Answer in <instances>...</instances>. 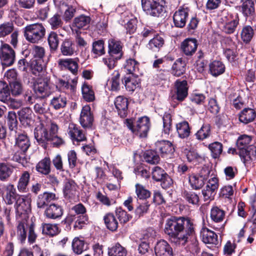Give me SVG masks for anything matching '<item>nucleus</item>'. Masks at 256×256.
Instances as JSON below:
<instances>
[{"mask_svg":"<svg viewBox=\"0 0 256 256\" xmlns=\"http://www.w3.org/2000/svg\"><path fill=\"white\" fill-rule=\"evenodd\" d=\"M124 84L126 90L132 92L140 86V80L137 78L132 77H124Z\"/></svg>","mask_w":256,"mask_h":256,"instance_id":"obj_44","label":"nucleus"},{"mask_svg":"<svg viewBox=\"0 0 256 256\" xmlns=\"http://www.w3.org/2000/svg\"><path fill=\"white\" fill-rule=\"evenodd\" d=\"M156 256H173V252L170 244L165 240L157 242L154 247Z\"/></svg>","mask_w":256,"mask_h":256,"instance_id":"obj_18","label":"nucleus"},{"mask_svg":"<svg viewBox=\"0 0 256 256\" xmlns=\"http://www.w3.org/2000/svg\"><path fill=\"white\" fill-rule=\"evenodd\" d=\"M164 44V38L158 33L150 40L147 44V47L153 52H158Z\"/></svg>","mask_w":256,"mask_h":256,"instance_id":"obj_34","label":"nucleus"},{"mask_svg":"<svg viewBox=\"0 0 256 256\" xmlns=\"http://www.w3.org/2000/svg\"><path fill=\"white\" fill-rule=\"evenodd\" d=\"M10 90L8 84L5 82L0 80V101L4 102L10 98Z\"/></svg>","mask_w":256,"mask_h":256,"instance_id":"obj_60","label":"nucleus"},{"mask_svg":"<svg viewBox=\"0 0 256 256\" xmlns=\"http://www.w3.org/2000/svg\"><path fill=\"white\" fill-rule=\"evenodd\" d=\"M78 186L72 180H68L64 184L63 192L64 197L74 198L78 194Z\"/></svg>","mask_w":256,"mask_h":256,"instance_id":"obj_28","label":"nucleus"},{"mask_svg":"<svg viewBox=\"0 0 256 256\" xmlns=\"http://www.w3.org/2000/svg\"><path fill=\"white\" fill-rule=\"evenodd\" d=\"M223 26L222 30L226 34H233L238 24L239 18L237 14H228L222 18Z\"/></svg>","mask_w":256,"mask_h":256,"instance_id":"obj_9","label":"nucleus"},{"mask_svg":"<svg viewBox=\"0 0 256 256\" xmlns=\"http://www.w3.org/2000/svg\"><path fill=\"white\" fill-rule=\"evenodd\" d=\"M178 136L182 139L188 138L191 133V128L186 121L180 122L176 124Z\"/></svg>","mask_w":256,"mask_h":256,"instance_id":"obj_35","label":"nucleus"},{"mask_svg":"<svg viewBox=\"0 0 256 256\" xmlns=\"http://www.w3.org/2000/svg\"><path fill=\"white\" fill-rule=\"evenodd\" d=\"M143 10L148 15L158 17L164 12L165 0H141Z\"/></svg>","mask_w":256,"mask_h":256,"instance_id":"obj_5","label":"nucleus"},{"mask_svg":"<svg viewBox=\"0 0 256 256\" xmlns=\"http://www.w3.org/2000/svg\"><path fill=\"white\" fill-rule=\"evenodd\" d=\"M187 236L186 240L182 244L178 242L176 244V246H185L187 244L188 250L192 253H198L200 248L198 246V242L196 234L195 226H193V232Z\"/></svg>","mask_w":256,"mask_h":256,"instance_id":"obj_14","label":"nucleus"},{"mask_svg":"<svg viewBox=\"0 0 256 256\" xmlns=\"http://www.w3.org/2000/svg\"><path fill=\"white\" fill-rule=\"evenodd\" d=\"M50 158H44L36 166V170L44 174H48L50 172Z\"/></svg>","mask_w":256,"mask_h":256,"instance_id":"obj_45","label":"nucleus"},{"mask_svg":"<svg viewBox=\"0 0 256 256\" xmlns=\"http://www.w3.org/2000/svg\"><path fill=\"white\" fill-rule=\"evenodd\" d=\"M66 103V98L64 96L59 95L54 96L51 100L50 105L54 110H58L64 108Z\"/></svg>","mask_w":256,"mask_h":256,"instance_id":"obj_48","label":"nucleus"},{"mask_svg":"<svg viewBox=\"0 0 256 256\" xmlns=\"http://www.w3.org/2000/svg\"><path fill=\"white\" fill-rule=\"evenodd\" d=\"M14 171V168L5 163H0V180L7 181Z\"/></svg>","mask_w":256,"mask_h":256,"instance_id":"obj_46","label":"nucleus"},{"mask_svg":"<svg viewBox=\"0 0 256 256\" xmlns=\"http://www.w3.org/2000/svg\"><path fill=\"white\" fill-rule=\"evenodd\" d=\"M30 146L29 138L26 134H18L16 136L15 148L24 152H26Z\"/></svg>","mask_w":256,"mask_h":256,"instance_id":"obj_23","label":"nucleus"},{"mask_svg":"<svg viewBox=\"0 0 256 256\" xmlns=\"http://www.w3.org/2000/svg\"><path fill=\"white\" fill-rule=\"evenodd\" d=\"M34 134L38 142L42 146H45L46 142L49 141L48 132L43 126L36 128L34 129Z\"/></svg>","mask_w":256,"mask_h":256,"instance_id":"obj_36","label":"nucleus"},{"mask_svg":"<svg viewBox=\"0 0 256 256\" xmlns=\"http://www.w3.org/2000/svg\"><path fill=\"white\" fill-rule=\"evenodd\" d=\"M182 196L189 204L199 205L200 198L198 194L195 192L184 190L182 192Z\"/></svg>","mask_w":256,"mask_h":256,"instance_id":"obj_42","label":"nucleus"},{"mask_svg":"<svg viewBox=\"0 0 256 256\" xmlns=\"http://www.w3.org/2000/svg\"><path fill=\"white\" fill-rule=\"evenodd\" d=\"M42 232L50 236L57 235L60 232V230L57 224H42Z\"/></svg>","mask_w":256,"mask_h":256,"instance_id":"obj_51","label":"nucleus"},{"mask_svg":"<svg viewBox=\"0 0 256 256\" xmlns=\"http://www.w3.org/2000/svg\"><path fill=\"white\" fill-rule=\"evenodd\" d=\"M6 120L9 130L16 132L18 124L16 113L13 111L9 112L6 118Z\"/></svg>","mask_w":256,"mask_h":256,"instance_id":"obj_57","label":"nucleus"},{"mask_svg":"<svg viewBox=\"0 0 256 256\" xmlns=\"http://www.w3.org/2000/svg\"><path fill=\"white\" fill-rule=\"evenodd\" d=\"M139 62L134 58H130L126 60L124 68L129 74H132L136 77L138 76Z\"/></svg>","mask_w":256,"mask_h":256,"instance_id":"obj_37","label":"nucleus"},{"mask_svg":"<svg viewBox=\"0 0 256 256\" xmlns=\"http://www.w3.org/2000/svg\"><path fill=\"white\" fill-rule=\"evenodd\" d=\"M135 192L137 198L140 200H145L150 198V192L146 189L142 184L137 183L135 185Z\"/></svg>","mask_w":256,"mask_h":256,"instance_id":"obj_52","label":"nucleus"},{"mask_svg":"<svg viewBox=\"0 0 256 256\" xmlns=\"http://www.w3.org/2000/svg\"><path fill=\"white\" fill-rule=\"evenodd\" d=\"M90 20L89 16L84 14H81L76 17L73 20L71 26V28L72 32L74 30L77 32L78 30L88 27L90 24Z\"/></svg>","mask_w":256,"mask_h":256,"instance_id":"obj_22","label":"nucleus"},{"mask_svg":"<svg viewBox=\"0 0 256 256\" xmlns=\"http://www.w3.org/2000/svg\"><path fill=\"white\" fill-rule=\"evenodd\" d=\"M190 10L188 7L180 6L174 14L173 20L174 26L178 28H183L187 20Z\"/></svg>","mask_w":256,"mask_h":256,"instance_id":"obj_12","label":"nucleus"},{"mask_svg":"<svg viewBox=\"0 0 256 256\" xmlns=\"http://www.w3.org/2000/svg\"><path fill=\"white\" fill-rule=\"evenodd\" d=\"M24 32L26 40L32 44H38L44 38L46 28L42 24L36 23L26 26Z\"/></svg>","mask_w":256,"mask_h":256,"instance_id":"obj_4","label":"nucleus"},{"mask_svg":"<svg viewBox=\"0 0 256 256\" xmlns=\"http://www.w3.org/2000/svg\"><path fill=\"white\" fill-rule=\"evenodd\" d=\"M211 134V128L208 124H204L200 128L196 133V138L203 140L208 138Z\"/></svg>","mask_w":256,"mask_h":256,"instance_id":"obj_55","label":"nucleus"},{"mask_svg":"<svg viewBox=\"0 0 256 256\" xmlns=\"http://www.w3.org/2000/svg\"><path fill=\"white\" fill-rule=\"evenodd\" d=\"M30 178V175L28 171H23L20 174L16 185L18 190L20 192L25 193L28 192Z\"/></svg>","mask_w":256,"mask_h":256,"instance_id":"obj_24","label":"nucleus"},{"mask_svg":"<svg viewBox=\"0 0 256 256\" xmlns=\"http://www.w3.org/2000/svg\"><path fill=\"white\" fill-rule=\"evenodd\" d=\"M209 70L212 75L217 76L224 72L225 66L222 62L214 60L210 64Z\"/></svg>","mask_w":256,"mask_h":256,"instance_id":"obj_39","label":"nucleus"},{"mask_svg":"<svg viewBox=\"0 0 256 256\" xmlns=\"http://www.w3.org/2000/svg\"><path fill=\"white\" fill-rule=\"evenodd\" d=\"M14 28L12 22H4L0 24V38H4L10 34Z\"/></svg>","mask_w":256,"mask_h":256,"instance_id":"obj_62","label":"nucleus"},{"mask_svg":"<svg viewBox=\"0 0 256 256\" xmlns=\"http://www.w3.org/2000/svg\"><path fill=\"white\" fill-rule=\"evenodd\" d=\"M115 214L120 224H126L132 218V216L120 207L116 208Z\"/></svg>","mask_w":256,"mask_h":256,"instance_id":"obj_64","label":"nucleus"},{"mask_svg":"<svg viewBox=\"0 0 256 256\" xmlns=\"http://www.w3.org/2000/svg\"><path fill=\"white\" fill-rule=\"evenodd\" d=\"M114 105L118 114L122 118H126L128 114V102L126 97L120 96L114 100Z\"/></svg>","mask_w":256,"mask_h":256,"instance_id":"obj_20","label":"nucleus"},{"mask_svg":"<svg viewBox=\"0 0 256 256\" xmlns=\"http://www.w3.org/2000/svg\"><path fill=\"white\" fill-rule=\"evenodd\" d=\"M186 66L185 61L182 58L177 59L172 65L171 74L176 77L182 76L186 72Z\"/></svg>","mask_w":256,"mask_h":256,"instance_id":"obj_33","label":"nucleus"},{"mask_svg":"<svg viewBox=\"0 0 256 256\" xmlns=\"http://www.w3.org/2000/svg\"><path fill=\"white\" fill-rule=\"evenodd\" d=\"M226 212L218 206H213L210 210V217L215 222H220L225 218Z\"/></svg>","mask_w":256,"mask_h":256,"instance_id":"obj_41","label":"nucleus"},{"mask_svg":"<svg viewBox=\"0 0 256 256\" xmlns=\"http://www.w3.org/2000/svg\"><path fill=\"white\" fill-rule=\"evenodd\" d=\"M108 256H126V248L122 246L119 243H116L108 248Z\"/></svg>","mask_w":256,"mask_h":256,"instance_id":"obj_47","label":"nucleus"},{"mask_svg":"<svg viewBox=\"0 0 256 256\" xmlns=\"http://www.w3.org/2000/svg\"><path fill=\"white\" fill-rule=\"evenodd\" d=\"M163 132L168 135L172 129V118L170 114L165 112L162 116Z\"/></svg>","mask_w":256,"mask_h":256,"instance_id":"obj_61","label":"nucleus"},{"mask_svg":"<svg viewBox=\"0 0 256 256\" xmlns=\"http://www.w3.org/2000/svg\"><path fill=\"white\" fill-rule=\"evenodd\" d=\"M58 81L56 87L59 86L62 90H64L66 93L71 94L76 91L78 82L77 78H73L70 82L61 78H58Z\"/></svg>","mask_w":256,"mask_h":256,"instance_id":"obj_30","label":"nucleus"},{"mask_svg":"<svg viewBox=\"0 0 256 256\" xmlns=\"http://www.w3.org/2000/svg\"><path fill=\"white\" fill-rule=\"evenodd\" d=\"M31 198L28 194L21 195L16 201V236L22 244L26 238L30 244H34L38 237L34 222L28 223V214L31 212Z\"/></svg>","mask_w":256,"mask_h":256,"instance_id":"obj_1","label":"nucleus"},{"mask_svg":"<svg viewBox=\"0 0 256 256\" xmlns=\"http://www.w3.org/2000/svg\"><path fill=\"white\" fill-rule=\"evenodd\" d=\"M189 182L193 189L198 190L204 184V178L201 176L192 174L189 176Z\"/></svg>","mask_w":256,"mask_h":256,"instance_id":"obj_53","label":"nucleus"},{"mask_svg":"<svg viewBox=\"0 0 256 256\" xmlns=\"http://www.w3.org/2000/svg\"><path fill=\"white\" fill-rule=\"evenodd\" d=\"M78 58H60L58 61V67L62 70H68L72 74L76 76L78 69Z\"/></svg>","mask_w":256,"mask_h":256,"instance_id":"obj_8","label":"nucleus"},{"mask_svg":"<svg viewBox=\"0 0 256 256\" xmlns=\"http://www.w3.org/2000/svg\"><path fill=\"white\" fill-rule=\"evenodd\" d=\"M57 199L54 193L44 192L38 196L36 200V204L38 208H44L52 200Z\"/></svg>","mask_w":256,"mask_h":256,"instance_id":"obj_29","label":"nucleus"},{"mask_svg":"<svg viewBox=\"0 0 256 256\" xmlns=\"http://www.w3.org/2000/svg\"><path fill=\"white\" fill-rule=\"evenodd\" d=\"M240 156L245 166L252 160H256V146H250L246 150H242L240 152Z\"/></svg>","mask_w":256,"mask_h":256,"instance_id":"obj_25","label":"nucleus"},{"mask_svg":"<svg viewBox=\"0 0 256 256\" xmlns=\"http://www.w3.org/2000/svg\"><path fill=\"white\" fill-rule=\"evenodd\" d=\"M68 133L73 142H80L86 140V134L82 130L74 124L70 123L69 124Z\"/></svg>","mask_w":256,"mask_h":256,"instance_id":"obj_17","label":"nucleus"},{"mask_svg":"<svg viewBox=\"0 0 256 256\" xmlns=\"http://www.w3.org/2000/svg\"><path fill=\"white\" fill-rule=\"evenodd\" d=\"M123 44L121 41L114 38H110L108 41V53L110 56L114 58L116 60L122 58L124 52Z\"/></svg>","mask_w":256,"mask_h":256,"instance_id":"obj_10","label":"nucleus"},{"mask_svg":"<svg viewBox=\"0 0 256 256\" xmlns=\"http://www.w3.org/2000/svg\"><path fill=\"white\" fill-rule=\"evenodd\" d=\"M194 226L189 218L173 216L166 219L164 232L168 236L170 240L176 245L178 242L182 244L186 240V236L192 234Z\"/></svg>","mask_w":256,"mask_h":256,"instance_id":"obj_2","label":"nucleus"},{"mask_svg":"<svg viewBox=\"0 0 256 256\" xmlns=\"http://www.w3.org/2000/svg\"><path fill=\"white\" fill-rule=\"evenodd\" d=\"M93 114L89 105L84 106L81 110L80 122L84 128H90L94 122Z\"/></svg>","mask_w":256,"mask_h":256,"instance_id":"obj_13","label":"nucleus"},{"mask_svg":"<svg viewBox=\"0 0 256 256\" xmlns=\"http://www.w3.org/2000/svg\"><path fill=\"white\" fill-rule=\"evenodd\" d=\"M152 176L156 182H160L161 186L163 188L166 189L173 184L172 179L162 168L158 166H154L152 170Z\"/></svg>","mask_w":256,"mask_h":256,"instance_id":"obj_6","label":"nucleus"},{"mask_svg":"<svg viewBox=\"0 0 256 256\" xmlns=\"http://www.w3.org/2000/svg\"><path fill=\"white\" fill-rule=\"evenodd\" d=\"M8 86L10 94L11 93L12 96H18L23 92V86L22 82L18 80L15 82L10 81Z\"/></svg>","mask_w":256,"mask_h":256,"instance_id":"obj_56","label":"nucleus"},{"mask_svg":"<svg viewBox=\"0 0 256 256\" xmlns=\"http://www.w3.org/2000/svg\"><path fill=\"white\" fill-rule=\"evenodd\" d=\"M124 124L132 134L140 138L147 136L150 126V119L147 116L141 117L136 122L132 119L127 118Z\"/></svg>","mask_w":256,"mask_h":256,"instance_id":"obj_3","label":"nucleus"},{"mask_svg":"<svg viewBox=\"0 0 256 256\" xmlns=\"http://www.w3.org/2000/svg\"><path fill=\"white\" fill-rule=\"evenodd\" d=\"M256 118V112L251 108H244L239 114V120L241 122L248 124L253 122Z\"/></svg>","mask_w":256,"mask_h":256,"instance_id":"obj_32","label":"nucleus"},{"mask_svg":"<svg viewBox=\"0 0 256 256\" xmlns=\"http://www.w3.org/2000/svg\"><path fill=\"white\" fill-rule=\"evenodd\" d=\"M174 88L176 100L180 102L183 101L188 95L187 81L177 80L174 82Z\"/></svg>","mask_w":256,"mask_h":256,"instance_id":"obj_16","label":"nucleus"},{"mask_svg":"<svg viewBox=\"0 0 256 256\" xmlns=\"http://www.w3.org/2000/svg\"><path fill=\"white\" fill-rule=\"evenodd\" d=\"M3 198L8 204H12L21 196L16 192L14 184H8L4 186Z\"/></svg>","mask_w":256,"mask_h":256,"instance_id":"obj_21","label":"nucleus"},{"mask_svg":"<svg viewBox=\"0 0 256 256\" xmlns=\"http://www.w3.org/2000/svg\"><path fill=\"white\" fill-rule=\"evenodd\" d=\"M64 209L62 206L58 204H52L48 206L44 212V216L49 219L57 220L62 218Z\"/></svg>","mask_w":256,"mask_h":256,"instance_id":"obj_15","label":"nucleus"},{"mask_svg":"<svg viewBox=\"0 0 256 256\" xmlns=\"http://www.w3.org/2000/svg\"><path fill=\"white\" fill-rule=\"evenodd\" d=\"M88 248L84 240L79 239L78 238H75L72 242V249L73 252L77 254H81Z\"/></svg>","mask_w":256,"mask_h":256,"instance_id":"obj_49","label":"nucleus"},{"mask_svg":"<svg viewBox=\"0 0 256 256\" xmlns=\"http://www.w3.org/2000/svg\"><path fill=\"white\" fill-rule=\"evenodd\" d=\"M202 242L205 244L216 245L218 244L217 234L206 228H203L200 232Z\"/></svg>","mask_w":256,"mask_h":256,"instance_id":"obj_31","label":"nucleus"},{"mask_svg":"<svg viewBox=\"0 0 256 256\" xmlns=\"http://www.w3.org/2000/svg\"><path fill=\"white\" fill-rule=\"evenodd\" d=\"M251 137L247 135H242L238 138L236 142V145L239 150L238 154L243 150H246L250 146L251 142Z\"/></svg>","mask_w":256,"mask_h":256,"instance_id":"obj_63","label":"nucleus"},{"mask_svg":"<svg viewBox=\"0 0 256 256\" xmlns=\"http://www.w3.org/2000/svg\"><path fill=\"white\" fill-rule=\"evenodd\" d=\"M242 11L246 16H252L255 12L254 2L252 0H246L242 6Z\"/></svg>","mask_w":256,"mask_h":256,"instance_id":"obj_58","label":"nucleus"},{"mask_svg":"<svg viewBox=\"0 0 256 256\" xmlns=\"http://www.w3.org/2000/svg\"><path fill=\"white\" fill-rule=\"evenodd\" d=\"M92 52L98 56L105 54L104 42L103 40H98L93 42Z\"/></svg>","mask_w":256,"mask_h":256,"instance_id":"obj_59","label":"nucleus"},{"mask_svg":"<svg viewBox=\"0 0 256 256\" xmlns=\"http://www.w3.org/2000/svg\"><path fill=\"white\" fill-rule=\"evenodd\" d=\"M156 149L160 152L162 156L174 152V148L171 142L168 140L158 141L155 144Z\"/></svg>","mask_w":256,"mask_h":256,"instance_id":"obj_26","label":"nucleus"},{"mask_svg":"<svg viewBox=\"0 0 256 256\" xmlns=\"http://www.w3.org/2000/svg\"><path fill=\"white\" fill-rule=\"evenodd\" d=\"M197 47V40L195 38H186L180 44L182 52L186 56H192L196 52Z\"/></svg>","mask_w":256,"mask_h":256,"instance_id":"obj_19","label":"nucleus"},{"mask_svg":"<svg viewBox=\"0 0 256 256\" xmlns=\"http://www.w3.org/2000/svg\"><path fill=\"white\" fill-rule=\"evenodd\" d=\"M32 112L30 108H24L18 112V118L22 124L28 125L32 119Z\"/></svg>","mask_w":256,"mask_h":256,"instance_id":"obj_40","label":"nucleus"},{"mask_svg":"<svg viewBox=\"0 0 256 256\" xmlns=\"http://www.w3.org/2000/svg\"><path fill=\"white\" fill-rule=\"evenodd\" d=\"M16 59V53L12 48L8 44L2 45L0 48V60L2 66H12Z\"/></svg>","mask_w":256,"mask_h":256,"instance_id":"obj_7","label":"nucleus"},{"mask_svg":"<svg viewBox=\"0 0 256 256\" xmlns=\"http://www.w3.org/2000/svg\"><path fill=\"white\" fill-rule=\"evenodd\" d=\"M60 51L64 56H72L76 52L74 42L70 38L64 39L60 44Z\"/></svg>","mask_w":256,"mask_h":256,"instance_id":"obj_27","label":"nucleus"},{"mask_svg":"<svg viewBox=\"0 0 256 256\" xmlns=\"http://www.w3.org/2000/svg\"><path fill=\"white\" fill-rule=\"evenodd\" d=\"M83 98L88 102H93L95 99L94 92L92 87L86 82H84L82 86Z\"/></svg>","mask_w":256,"mask_h":256,"instance_id":"obj_43","label":"nucleus"},{"mask_svg":"<svg viewBox=\"0 0 256 256\" xmlns=\"http://www.w3.org/2000/svg\"><path fill=\"white\" fill-rule=\"evenodd\" d=\"M104 224L108 229L112 232H115L118 227V221L114 214L108 212L104 216Z\"/></svg>","mask_w":256,"mask_h":256,"instance_id":"obj_38","label":"nucleus"},{"mask_svg":"<svg viewBox=\"0 0 256 256\" xmlns=\"http://www.w3.org/2000/svg\"><path fill=\"white\" fill-rule=\"evenodd\" d=\"M144 160L150 164H156L160 161V158L156 152L152 150L146 151L144 154Z\"/></svg>","mask_w":256,"mask_h":256,"instance_id":"obj_50","label":"nucleus"},{"mask_svg":"<svg viewBox=\"0 0 256 256\" xmlns=\"http://www.w3.org/2000/svg\"><path fill=\"white\" fill-rule=\"evenodd\" d=\"M208 148L210 151L212 157L214 158H218L222 154L223 146L218 142H214L209 144Z\"/></svg>","mask_w":256,"mask_h":256,"instance_id":"obj_54","label":"nucleus"},{"mask_svg":"<svg viewBox=\"0 0 256 256\" xmlns=\"http://www.w3.org/2000/svg\"><path fill=\"white\" fill-rule=\"evenodd\" d=\"M34 90L36 94L40 97H47L51 94L50 80L44 78L38 80L34 86Z\"/></svg>","mask_w":256,"mask_h":256,"instance_id":"obj_11","label":"nucleus"}]
</instances>
